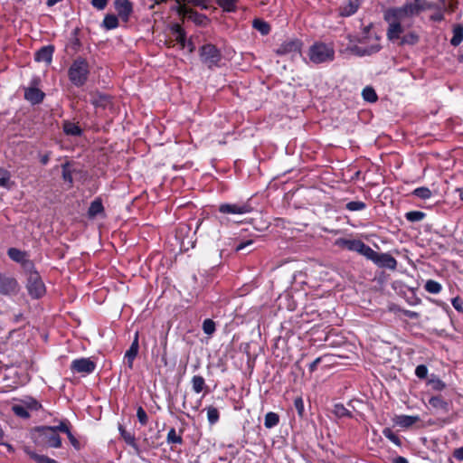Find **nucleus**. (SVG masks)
<instances>
[{
  "instance_id": "1",
  "label": "nucleus",
  "mask_w": 463,
  "mask_h": 463,
  "mask_svg": "<svg viewBox=\"0 0 463 463\" xmlns=\"http://www.w3.org/2000/svg\"><path fill=\"white\" fill-rule=\"evenodd\" d=\"M417 11L413 0H406V3L399 7H390L383 13V19L388 24L387 38L396 41L404 32L402 22L416 16Z\"/></svg>"
},
{
  "instance_id": "2",
  "label": "nucleus",
  "mask_w": 463,
  "mask_h": 463,
  "mask_svg": "<svg viewBox=\"0 0 463 463\" xmlns=\"http://www.w3.org/2000/svg\"><path fill=\"white\" fill-rule=\"evenodd\" d=\"M379 41L380 37L375 33L371 32V25H369L364 27L358 39L360 45H352L349 50L358 57L370 56L381 50L382 46Z\"/></svg>"
},
{
  "instance_id": "3",
  "label": "nucleus",
  "mask_w": 463,
  "mask_h": 463,
  "mask_svg": "<svg viewBox=\"0 0 463 463\" xmlns=\"http://www.w3.org/2000/svg\"><path fill=\"white\" fill-rule=\"evenodd\" d=\"M90 65L86 59L77 57L68 70V77L71 84L77 88L82 87L88 81Z\"/></svg>"
},
{
  "instance_id": "4",
  "label": "nucleus",
  "mask_w": 463,
  "mask_h": 463,
  "mask_svg": "<svg viewBox=\"0 0 463 463\" xmlns=\"http://www.w3.org/2000/svg\"><path fill=\"white\" fill-rule=\"evenodd\" d=\"M307 56L315 64L331 62L335 59V49L330 43L316 42L309 47Z\"/></svg>"
},
{
  "instance_id": "5",
  "label": "nucleus",
  "mask_w": 463,
  "mask_h": 463,
  "mask_svg": "<svg viewBox=\"0 0 463 463\" xmlns=\"http://www.w3.org/2000/svg\"><path fill=\"white\" fill-rule=\"evenodd\" d=\"M336 244L350 251L357 252L373 262H374L378 254L377 251L373 250L361 240L342 238L337 240Z\"/></svg>"
},
{
  "instance_id": "6",
  "label": "nucleus",
  "mask_w": 463,
  "mask_h": 463,
  "mask_svg": "<svg viewBox=\"0 0 463 463\" xmlns=\"http://www.w3.org/2000/svg\"><path fill=\"white\" fill-rule=\"evenodd\" d=\"M199 55L201 61L208 68L220 67L222 61L221 51L212 43H206L200 47Z\"/></svg>"
},
{
  "instance_id": "7",
  "label": "nucleus",
  "mask_w": 463,
  "mask_h": 463,
  "mask_svg": "<svg viewBox=\"0 0 463 463\" xmlns=\"http://www.w3.org/2000/svg\"><path fill=\"white\" fill-rule=\"evenodd\" d=\"M35 431L39 434L42 441L50 448L58 449L61 446V439L55 433L51 426H39L35 428Z\"/></svg>"
},
{
  "instance_id": "8",
  "label": "nucleus",
  "mask_w": 463,
  "mask_h": 463,
  "mask_svg": "<svg viewBox=\"0 0 463 463\" xmlns=\"http://www.w3.org/2000/svg\"><path fill=\"white\" fill-rule=\"evenodd\" d=\"M40 79L34 77L30 82V86L24 88V99L32 105H37L43 102L45 93L37 88Z\"/></svg>"
},
{
  "instance_id": "9",
  "label": "nucleus",
  "mask_w": 463,
  "mask_h": 463,
  "mask_svg": "<svg viewBox=\"0 0 463 463\" xmlns=\"http://www.w3.org/2000/svg\"><path fill=\"white\" fill-rule=\"evenodd\" d=\"M27 290L33 298H40L45 293V286L38 272H33L27 278Z\"/></svg>"
},
{
  "instance_id": "10",
  "label": "nucleus",
  "mask_w": 463,
  "mask_h": 463,
  "mask_svg": "<svg viewBox=\"0 0 463 463\" xmlns=\"http://www.w3.org/2000/svg\"><path fill=\"white\" fill-rule=\"evenodd\" d=\"M250 203H222L219 205V212L223 214H246L252 211Z\"/></svg>"
},
{
  "instance_id": "11",
  "label": "nucleus",
  "mask_w": 463,
  "mask_h": 463,
  "mask_svg": "<svg viewBox=\"0 0 463 463\" xmlns=\"http://www.w3.org/2000/svg\"><path fill=\"white\" fill-rule=\"evenodd\" d=\"M19 291V284L17 280L13 278L0 273V295L14 296Z\"/></svg>"
},
{
  "instance_id": "12",
  "label": "nucleus",
  "mask_w": 463,
  "mask_h": 463,
  "mask_svg": "<svg viewBox=\"0 0 463 463\" xmlns=\"http://www.w3.org/2000/svg\"><path fill=\"white\" fill-rule=\"evenodd\" d=\"M71 370L72 373L82 374H90L96 369V364L90 358H78L74 359L71 364Z\"/></svg>"
},
{
  "instance_id": "13",
  "label": "nucleus",
  "mask_w": 463,
  "mask_h": 463,
  "mask_svg": "<svg viewBox=\"0 0 463 463\" xmlns=\"http://www.w3.org/2000/svg\"><path fill=\"white\" fill-rule=\"evenodd\" d=\"M177 13L181 15L187 16L188 20L199 26H206L209 23V18L205 14H200L191 8L180 6L177 9Z\"/></svg>"
},
{
  "instance_id": "14",
  "label": "nucleus",
  "mask_w": 463,
  "mask_h": 463,
  "mask_svg": "<svg viewBox=\"0 0 463 463\" xmlns=\"http://www.w3.org/2000/svg\"><path fill=\"white\" fill-rule=\"evenodd\" d=\"M302 43L297 39L287 40L283 42L276 50L279 55L295 54L300 52Z\"/></svg>"
},
{
  "instance_id": "15",
  "label": "nucleus",
  "mask_w": 463,
  "mask_h": 463,
  "mask_svg": "<svg viewBox=\"0 0 463 463\" xmlns=\"http://www.w3.org/2000/svg\"><path fill=\"white\" fill-rule=\"evenodd\" d=\"M139 350V342H138V332H136L134 335V339L129 346V348L126 351L124 359L126 361V364L128 369H133L134 360L138 354Z\"/></svg>"
},
{
  "instance_id": "16",
  "label": "nucleus",
  "mask_w": 463,
  "mask_h": 463,
  "mask_svg": "<svg viewBox=\"0 0 463 463\" xmlns=\"http://www.w3.org/2000/svg\"><path fill=\"white\" fill-rule=\"evenodd\" d=\"M114 7L123 21H128L133 13V4L129 0H115Z\"/></svg>"
},
{
  "instance_id": "17",
  "label": "nucleus",
  "mask_w": 463,
  "mask_h": 463,
  "mask_svg": "<svg viewBox=\"0 0 463 463\" xmlns=\"http://www.w3.org/2000/svg\"><path fill=\"white\" fill-rule=\"evenodd\" d=\"M378 268L394 270L397 267V260L390 253H379L373 262Z\"/></svg>"
},
{
  "instance_id": "18",
  "label": "nucleus",
  "mask_w": 463,
  "mask_h": 463,
  "mask_svg": "<svg viewBox=\"0 0 463 463\" xmlns=\"http://www.w3.org/2000/svg\"><path fill=\"white\" fill-rule=\"evenodd\" d=\"M361 3V0H347V2L343 3L338 8L339 16L349 17L354 14L358 11Z\"/></svg>"
},
{
  "instance_id": "19",
  "label": "nucleus",
  "mask_w": 463,
  "mask_h": 463,
  "mask_svg": "<svg viewBox=\"0 0 463 463\" xmlns=\"http://www.w3.org/2000/svg\"><path fill=\"white\" fill-rule=\"evenodd\" d=\"M90 103L95 108L106 109L111 103V97L99 91L90 94Z\"/></svg>"
},
{
  "instance_id": "20",
  "label": "nucleus",
  "mask_w": 463,
  "mask_h": 463,
  "mask_svg": "<svg viewBox=\"0 0 463 463\" xmlns=\"http://www.w3.org/2000/svg\"><path fill=\"white\" fill-rule=\"evenodd\" d=\"M54 47L52 45H46L40 48L34 54V60L38 62L43 61L50 64L52 61Z\"/></svg>"
},
{
  "instance_id": "21",
  "label": "nucleus",
  "mask_w": 463,
  "mask_h": 463,
  "mask_svg": "<svg viewBox=\"0 0 463 463\" xmlns=\"http://www.w3.org/2000/svg\"><path fill=\"white\" fill-rule=\"evenodd\" d=\"M420 417L418 415H404V414H402V415L395 416V418L393 419V421H394V423L397 426H400L402 428H410L413 424H415L418 421H420Z\"/></svg>"
},
{
  "instance_id": "22",
  "label": "nucleus",
  "mask_w": 463,
  "mask_h": 463,
  "mask_svg": "<svg viewBox=\"0 0 463 463\" xmlns=\"http://www.w3.org/2000/svg\"><path fill=\"white\" fill-rule=\"evenodd\" d=\"M429 404L436 410L441 411L445 413L449 411V403L445 401L441 396H432L429 400Z\"/></svg>"
},
{
  "instance_id": "23",
  "label": "nucleus",
  "mask_w": 463,
  "mask_h": 463,
  "mask_svg": "<svg viewBox=\"0 0 463 463\" xmlns=\"http://www.w3.org/2000/svg\"><path fill=\"white\" fill-rule=\"evenodd\" d=\"M452 37L449 41L453 47H458L463 42V24H456L452 27Z\"/></svg>"
},
{
  "instance_id": "24",
  "label": "nucleus",
  "mask_w": 463,
  "mask_h": 463,
  "mask_svg": "<svg viewBox=\"0 0 463 463\" xmlns=\"http://www.w3.org/2000/svg\"><path fill=\"white\" fill-rule=\"evenodd\" d=\"M414 5L417 11V14L426 10L440 9V6H442L440 4L438 5L433 2H429L427 0H414Z\"/></svg>"
},
{
  "instance_id": "25",
  "label": "nucleus",
  "mask_w": 463,
  "mask_h": 463,
  "mask_svg": "<svg viewBox=\"0 0 463 463\" xmlns=\"http://www.w3.org/2000/svg\"><path fill=\"white\" fill-rule=\"evenodd\" d=\"M8 257L13 260L20 265L29 258L28 253L26 251H23L16 248H10L7 250Z\"/></svg>"
},
{
  "instance_id": "26",
  "label": "nucleus",
  "mask_w": 463,
  "mask_h": 463,
  "mask_svg": "<svg viewBox=\"0 0 463 463\" xmlns=\"http://www.w3.org/2000/svg\"><path fill=\"white\" fill-rule=\"evenodd\" d=\"M63 131L68 136L80 137L82 134V129L75 123L71 121L63 122Z\"/></svg>"
},
{
  "instance_id": "27",
  "label": "nucleus",
  "mask_w": 463,
  "mask_h": 463,
  "mask_svg": "<svg viewBox=\"0 0 463 463\" xmlns=\"http://www.w3.org/2000/svg\"><path fill=\"white\" fill-rule=\"evenodd\" d=\"M171 31L175 35V40L184 47L186 41V33L184 28L178 24H174L171 26Z\"/></svg>"
},
{
  "instance_id": "28",
  "label": "nucleus",
  "mask_w": 463,
  "mask_h": 463,
  "mask_svg": "<svg viewBox=\"0 0 463 463\" xmlns=\"http://www.w3.org/2000/svg\"><path fill=\"white\" fill-rule=\"evenodd\" d=\"M103 211L104 207L102 202L99 198H97L91 202L88 210V215L89 217L93 218L101 213Z\"/></svg>"
},
{
  "instance_id": "29",
  "label": "nucleus",
  "mask_w": 463,
  "mask_h": 463,
  "mask_svg": "<svg viewBox=\"0 0 463 463\" xmlns=\"http://www.w3.org/2000/svg\"><path fill=\"white\" fill-rule=\"evenodd\" d=\"M118 430L120 432L121 438L125 440V442L128 445H129V446L133 447L134 449H137V444L136 442L135 436L132 433L127 431L122 425L118 426Z\"/></svg>"
},
{
  "instance_id": "30",
  "label": "nucleus",
  "mask_w": 463,
  "mask_h": 463,
  "mask_svg": "<svg viewBox=\"0 0 463 463\" xmlns=\"http://www.w3.org/2000/svg\"><path fill=\"white\" fill-rule=\"evenodd\" d=\"M252 26L262 35H267L270 32V25L262 19H254L252 22Z\"/></svg>"
},
{
  "instance_id": "31",
  "label": "nucleus",
  "mask_w": 463,
  "mask_h": 463,
  "mask_svg": "<svg viewBox=\"0 0 463 463\" xmlns=\"http://www.w3.org/2000/svg\"><path fill=\"white\" fill-rule=\"evenodd\" d=\"M333 413L337 418H353V413L342 403H336L334 405Z\"/></svg>"
},
{
  "instance_id": "32",
  "label": "nucleus",
  "mask_w": 463,
  "mask_h": 463,
  "mask_svg": "<svg viewBox=\"0 0 463 463\" xmlns=\"http://www.w3.org/2000/svg\"><path fill=\"white\" fill-rule=\"evenodd\" d=\"M102 26L106 30H113L118 26V19L115 14H107L105 15Z\"/></svg>"
},
{
  "instance_id": "33",
  "label": "nucleus",
  "mask_w": 463,
  "mask_h": 463,
  "mask_svg": "<svg viewBox=\"0 0 463 463\" xmlns=\"http://www.w3.org/2000/svg\"><path fill=\"white\" fill-rule=\"evenodd\" d=\"M279 422V416L278 413L269 411L265 415L264 426L267 429H271L277 426Z\"/></svg>"
},
{
  "instance_id": "34",
  "label": "nucleus",
  "mask_w": 463,
  "mask_h": 463,
  "mask_svg": "<svg viewBox=\"0 0 463 463\" xmlns=\"http://www.w3.org/2000/svg\"><path fill=\"white\" fill-rule=\"evenodd\" d=\"M419 35L414 32H410L402 37L400 36L398 40L401 45H414L419 42Z\"/></svg>"
},
{
  "instance_id": "35",
  "label": "nucleus",
  "mask_w": 463,
  "mask_h": 463,
  "mask_svg": "<svg viewBox=\"0 0 463 463\" xmlns=\"http://www.w3.org/2000/svg\"><path fill=\"white\" fill-rule=\"evenodd\" d=\"M26 452L30 456V458L33 459L36 463H58L56 460L45 455H40L32 450H26Z\"/></svg>"
},
{
  "instance_id": "36",
  "label": "nucleus",
  "mask_w": 463,
  "mask_h": 463,
  "mask_svg": "<svg viewBox=\"0 0 463 463\" xmlns=\"http://www.w3.org/2000/svg\"><path fill=\"white\" fill-rule=\"evenodd\" d=\"M424 288L430 294H439L442 289V286L436 280L429 279L426 281Z\"/></svg>"
},
{
  "instance_id": "37",
  "label": "nucleus",
  "mask_w": 463,
  "mask_h": 463,
  "mask_svg": "<svg viewBox=\"0 0 463 463\" xmlns=\"http://www.w3.org/2000/svg\"><path fill=\"white\" fill-rule=\"evenodd\" d=\"M192 386L194 392H195L196 393H200L205 386V381L203 377L201 375H194L192 378Z\"/></svg>"
},
{
  "instance_id": "38",
  "label": "nucleus",
  "mask_w": 463,
  "mask_h": 463,
  "mask_svg": "<svg viewBox=\"0 0 463 463\" xmlns=\"http://www.w3.org/2000/svg\"><path fill=\"white\" fill-rule=\"evenodd\" d=\"M412 194L420 199L427 200L432 196L431 191L425 186L418 187L413 190Z\"/></svg>"
},
{
  "instance_id": "39",
  "label": "nucleus",
  "mask_w": 463,
  "mask_h": 463,
  "mask_svg": "<svg viewBox=\"0 0 463 463\" xmlns=\"http://www.w3.org/2000/svg\"><path fill=\"white\" fill-rule=\"evenodd\" d=\"M362 96L364 100L368 102H375L378 99L377 94L373 88L372 87H365L362 91Z\"/></svg>"
},
{
  "instance_id": "40",
  "label": "nucleus",
  "mask_w": 463,
  "mask_h": 463,
  "mask_svg": "<svg viewBox=\"0 0 463 463\" xmlns=\"http://www.w3.org/2000/svg\"><path fill=\"white\" fill-rule=\"evenodd\" d=\"M383 436L388 439L391 442L395 444L398 447L402 446L401 439L390 429V428H384L383 430Z\"/></svg>"
},
{
  "instance_id": "41",
  "label": "nucleus",
  "mask_w": 463,
  "mask_h": 463,
  "mask_svg": "<svg viewBox=\"0 0 463 463\" xmlns=\"http://www.w3.org/2000/svg\"><path fill=\"white\" fill-rule=\"evenodd\" d=\"M237 0H216L217 5L225 12H233L236 9Z\"/></svg>"
},
{
  "instance_id": "42",
  "label": "nucleus",
  "mask_w": 463,
  "mask_h": 463,
  "mask_svg": "<svg viewBox=\"0 0 463 463\" xmlns=\"http://www.w3.org/2000/svg\"><path fill=\"white\" fill-rule=\"evenodd\" d=\"M12 410L16 416L21 417L23 419H28L30 417V413L27 410V407H25L22 403L14 404L12 407Z\"/></svg>"
},
{
  "instance_id": "43",
  "label": "nucleus",
  "mask_w": 463,
  "mask_h": 463,
  "mask_svg": "<svg viewBox=\"0 0 463 463\" xmlns=\"http://www.w3.org/2000/svg\"><path fill=\"white\" fill-rule=\"evenodd\" d=\"M166 441L168 444H182L183 438L176 433L175 428H171L167 433Z\"/></svg>"
},
{
  "instance_id": "44",
  "label": "nucleus",
  "mask_w": 463,
  "mask_h": 463,
  "mask_svg": "<svg viewBox=\"0 0 463 463\" xmlns=\"http://www.w3.org/2000/svg\"><path fill=\"white\" fill-rule=\"evenodd\" d=\"M425 213L420 211H411L406 213L405 218L407 221L411 222H420L424 219Z\"/></svg>"
},
{
  "instance_id": "45",
  "label": "nucleus",
  "mask_w": 463,
  "mask_h": 463,
  "mask_svg": "<svg viewBox=\"0 0 463 463\" xmlns=\"http://www.w3.org/2000/svg\"><path fill=\"white\" fill-rule=\"evenodd\" d=\"M207 411V419L211 425L215 424L220 418V414L218 410L215 407L209 406L206 408Z\"/></svg>"
},
{
  "instance_id": "46",
  "label": "nucleus",
  "mask_w": 463,
  "mask_h": 463,
  "mask_svg": "<svg viewBox=\"0 0 463 463\" xmlns=\"http://www.w3.org/2000/svg\"><path fill=\"white\" fill-rule=\"evenodd\" d=\"M366 208V204L362 201H351L345 204V209L350 212L362 211Z\"/></svg>"
},
{
  "instance_id": "47",
  "label": "nucleus",
  "mask_w": 463,
  "mask_h": 463,
  "mask_svg": "<svg viewBox=\"0 0 463 463\" xmlns=\"http://www.w3.org/2000/svg\"><path fill=\"white\" fill-rule=\"evenodd\" d=\"M62 168V179L69 183L70 185L73 184L72 171L70 168V164L65 163L61 165Z\"/></svg>"
},
{
  "instance_id": "48",
  "label": "nucleus",
  "mask_w": 463,
  "mask_h": 463,
  "mask_svg": "<svg viewBox=\"0 0 463 463\" xmlns=\"http://www.w3.org/2000/svg\"><path fill=\"white\" fill-rule=\"evenodd\" d=\"M429 385L435 391H442L445 389L446 384L439 378L432 375L428 382Z\"/></svg>"
},
{
  "instance_id": "49",
  "label": "nucleus",
  "mask_w": 463,
  "mask_h": 463,
  "mask_svg": "<svg viewBox=\"0 0 463 463\" xmlns=\"http://www.w3.org/2000/svg\"><path fill=\"white\" fill-rule=\"evenodd\" d=\"M22 404H24L25 407H27L28 411L29 410L38 411L41 408L40 402L32 397H28V398L23 400Z\"/></svg>"
},
{
  "instance_id": "50",
  "label": "nucleus",
  "mask_w": 463,
  "mask_h": 463,
  "mask_svg": "<svg viewBox=\"0 0 463 463\" xmlns=\"http://www.w3.org/2000/svg\"><path fill=\"white\" fill-rule=\"evenodd\" d=\"M51 427L54 430L55 433L60 431L67 434L71 431V423L68 420H62L60 421L59 425Z\"/></svg>"
},
{
  "instance_id": "51",
  "label": "nucleus",
  "mask_w": 463,
  "mask_h": 463,
  "mask_svg": "<svg viewBox=\"0 0 463 463\" xmlns=\"http://www.w3.org/2000/svg\"><path fill=\"white\" fill-rule=\"evenodd\" d=\"M215 330V323L212 319L207 318L203 322V331L204 334L211 335Z\"/></svg>"
},
{
  "instance_id": "52",
  "label": "nucleus",
  "mask_w": 463,
  "mask_h": 463,
  "mask_svg": "<svg viewBox=\"0 0 463 463\" xmlns=\"http://www.w3.org/2000/svg\"><path fill=\"white\" fill-rule=\"evenodd\" d=\"M23 269L27 274V277H30V275L33 272H37L35 270L34 263L28 258L26 259L22 264H21Z\"/></svg>"
},
{
  "instance_id": "53",
  "label": "nucleus",
  "mask_w": 463,
  "mask_h": 463,
  "mask_svg": "<svg viewBox=\"0 0 463 463\" xmlns=\"http://www.w3.org/2000/svg\"><path fill=\"white\" fill-rule=\"evenodd\" d=\"M137 420L139 421V423L142 425V426H145L147 424V421H148V417H147V414L146 412V411L143 409V407L139 406L137 410Z\"/></svg>"
},
{
  "instance_id": "54",
  "label": "nucleus",
  "mask_w": 463,
  "mask_h": 463,
  "mask_svg": "<svg viewBox=\"0 0 463 463\" xmlns=\"http://www.w3.org/2000/svg\"><path fill=\"white\" fill-rule=\"evenodd\" d=\"M184 2L193 5L201 7L203 10H207L210 7L211 0H184Z\"/></svg>"
},
{
  "instance_id": "55",
  "label": "nucleus",
  "mask_w": 463,
  "mask_h": 463,
  "mask_svg": "<svg viewBox=\"0 0 463 463\" xmlns=\"http://www.w3.org/2000/svg\"><path fill=\"white\" fill-rule=\"evenodd\" d=\"M447 7L440 6V9L435 10L436 12L430 16V19L433 22H441L444 19L443 12Z\"/></svg>"
},
{
  "instance_id": "56",
  "label": "nucleus",
  "mask_w": 463,
  "mask_h": 463,
  "mask_svg": "<svg viewBox=\"0 0 463 463\" xmlns=\"http://www.w3.org/2000/svg\"><path fill=\"white\" fill-rule=\"evenodd\" d=\"M294 406L298 411V416L302 417L305 411L304 402L301 397H298L294 400Z\"/></svg>"
},
{
  "instance_id": "57",
  "label": "nucleus",
  "mask_w": 463,
  "mask_h": 463,
  "mask_svg": "<svg viewBox=\"0 0 463 463\" xmlns=\"http://www.w3.org/2000/svg\"><path fill=\"white\" fill-rule=\"evenodd\" d=\"M415 375L420 379H425L428 375V368L424 364H420L415 369Z\"/></svg>"
},
{
  "instance_id": "58",
  "label": "nucleus",
  "mask_w": 463,
  "mask_h": 463,
  "mask_svg": "<svg viewBox=\"0 0 463 463\" xmlns=\"http://www.w3.org/2000/svg\"><path fill=\"white\" fill-rule=\"evenodd\" d=\"M11 181H10V175L7 171L4 172V175L0 177V186L11 189Z\"/></svg>"
},
{
  "instance_id": "59",
  "label": "nucleus",
  "mask_w": 463,
  "mask_h": 463,
  "mask_svg": "<svg viewBox=\"0 0 463 463\" xmlns=\"http://www.w3.org/2000/svg\"><path fill=\"white\" fill-rule=\"evenodd\" d=\"M451 304L457 311H458V312L463 311V299L461 298L456 297V298H452Z\"/></svg>"
},
{
  "instance_id": "60",
  "label": "nucleus",
  "mask_w": 463,
  "mask_h": 463,
  "mask_svg": "<svg viewBox=\"0 0 463 463\" xmlns=\"http://www.w3.org/2000/svg\"><path fill=\"white\" fill-rule=\"evenodd\" d=\"M91 5L98 10H103L108 5V0H91Z\"/></svg>"
},
{
  "instance_id": "61",
  "label": "nucleus",
  "mask_w": 463,
  "mask_h": 463,
  "mask_svg": "<svg viewBox=\"0 0 463 463\" xmlns=\"http://www.w3.org/2000/svg\"><path fill=\"white\" fill-rule=\"evenodd\" d=\"M71 444L72 445V447L76 449H80V444L79 442V440L74 437V435L71 433V431H70L69 433L66 434Z\"/></svg>"
},
{
  "instance_id": "62",
  "label": "nucleus",
  "mask_w": 463,
  "mask_h": 463,
  "mask_svg": "<svg viewBox=\"0 0 463 463\" xmlns=\"http://www.w3.org/2000/svg\"><path fill=\"white\" fill-rule=\"evenodd\" d=\"M453 457L458 461H463V446L454 449Z\"/></svg>"
},
{
  "instance_id": "63",
  "label": "nucleus",
  "mask_w": 463,
  "mask_h": 463,
  "mask_svg": "<svg viewBox=\"0 0 463 463\" xmlns=\"http://www.w3.org/2000/svg\"><path fill=\"white\" fill-rule=\"evenodd\" d=\"M253 243V241L252 240H248L246 241H242V242H240L236 248H235V250L236 251H240V250H242L243 249H245L246 247L251 245Z\"/></svg>"
},
{
  "instance_id": "64",
  "label": "nucleus",
  "mask_w": 463,
  "mask_h": 463,
  "mask_svg": "<svg viewBox=\"0 0 463 463\" xmlns=\"http://www.w3.org/2000/svg\"><path fill=\"white\" fill-rule=\"evenodd\" d=\"M403 314L411 319H418L420 317V314L412 310H404Z\"/></svg>"
}]
</instances>
